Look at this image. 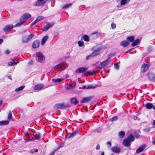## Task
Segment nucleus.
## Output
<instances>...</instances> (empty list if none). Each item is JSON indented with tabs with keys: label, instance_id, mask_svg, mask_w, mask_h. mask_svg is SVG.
<instances>
[{
	"label": "nucleus",
	"instance_id": "1",
	"mask_svg": "<svg viewBox=\"0 0 155 155\" xmlns=\"http://www.w3.org/2000/svg\"><path fill=\"white\" fill-rule=\"evenodd\" d=\"M111 60V57H109L107 59L101 62L100 65V68L101 69L104 68L110 63Z\"/></svg>",
	"mask_w": 155,
	"mask_h": 155
},
{
	"label": "nucleus",
	"instance_id": "2",
	"mask_svg": "<svg viewBox=\"0 0 155 155\" xmlns=\"http://www.w3.org/2000/svg\"><path fill=\"white\" fill-rule=\"evenodd\" d=\"M69 107V105L65 103L58 104L54 106V108L56 110L59 109H64Z\"/></svg>",
	"mask_w": 155,
	"mask_h": 155
},
{
	"label": "nucleus",
	"instance_id": "3",
	"mask_svg": "<svg viewBox=\"0 0 155 155\" xmlns=\"http://www.w3.org/2000/svg\"><path fill=\"white\" fill-rule=\"evenodd\" d=\"M67 67V65L63 63H61L55 66L54 68L55 70L59 71L64 70Z\"/></svg>",
	"mask_w": 155,
	"mask_h": 155
},
{
	"label": "nucleus",
	"instance_id": "4",
	"mask_svg": "<svg viewBox=\"0 0 155 155\" xmlns=\"http://www.w3.org/2000/svg\"><path fill=\"white\" fill-rule=\"evenodd\" d=\"M92 49L94 51L91 54L92 57L96 56L99 54V52L101 49L100 47L95 46Z\"/></svg>",
	"mask_w": 155,
	"mask_h": 155
},
{
	"label": "nucleus",
	"instance_id": "5",
	"mask_svg": "<svg viewBox=\"0 0 155 155\" xmlns=\"http://www.w3.org/2000/svg\"><path fill=\"white\" fill-rule=\"evenodd\" d=\"M36 56L38 57V61L41 63H43L45 61V58L41 52L36 53Z\"/></svg>",
	"mask_w": 155,
	"mask_h": 155
},
{
	"label": "nucleus",
	"instance_id": "6",
	"mask_svg": "<svg viewBox=\"0 0 155 155\" xmlns=\"http://www.w3.org/2000/svg\"><path fill=\"white\" fill-rule=\"evenodd\" d=\"M31 15L28 13H27L24 14L20 18V20L23 21L25 23L26 21L31 17Z\"/></svg>",
	"mask_w": 155,
	"mask_h": 155
},
{
	"label": "nucleus",
	"instance_id": "7",
	"mask_svg": "<svg viewBox=\"0 0 155 155\" xmlns=\"http://www.w3.org/2000/svg\"><path fill=\"white\" fill-rule=\"evenodd\" d=\"M14 27L13 25H5L3 28L4 31L5 32H9Z\"/></svg>",
	"mask_w": 155,
	"mask_h": 155
},
{
	"label": "nucleus",
	"instance_id": "8",
	"mask_svg": "<svg viewBox=\"0 0 155 155\" xmlns=\"http://www.w3.org/2000/svg\"><path fill=\"white\" fill-rule=\"evenodd\" d=\"M149 64L147 63L143 64L141 68V72L143 73L147 71L149 69Z\"/></svg>",
	"mask_w": 155,
	"mask_h": 155
},
{
	"label": "nucleus",
	"instance_id": "9",
	"mask_svg": "<svg viewBox=\"0 0 155 155\" xmlns=\"http://www.w3.org/2000/svg\"><path fill=\"white\" fill-rule=\"evenodd\" d=\"M46 2L45 0H37L35 3L34 6H40L44 5Z\"/></svg>",
	"mask_w": 155,
	"mask_h": 155
},
{
	"label": "nucleus",
	"instance_id": "10",
	"mask_svg": "<svg viewBox=\"0 0 155 155\" xmlns=\"http://www.w3.org/2000/svg\"><path fill=\"white\" fill-rule=\"evenodd\" d=\"M87 68L85 67H80L77 69L75 72L77 73H82L86 71Z\"/></svg>",
	"mask_w": 155,
	"mask_h": 155
},
{
	"label": "nucleus",
	"instance_id": "11",
	"mask_svg": "<svg viewBox=\"0 0 155 155\" xmlns=\"http://www.w3.org/2000/svg\"><path fill=\"white\" fill-rule=\"evenodd\" d=\"M18 62V60L13 59L8 62V65L9 66H12L14 65H16Z\"/></svg>",
	"mask_w": 155,
	"mask_h": 155
},
{
	"label": "nucleus",
	"instance_id": "12",
	"mask_svg": "<svg viewBox=\"0 0 155 155\" xmlns=\"http://www.w3.org/2000/svg\"><path fill=\"white\" fill-rule=\"evenodd\" d=\"M148 79L152 81H155V75L152 73H149L147 75Z\"/></svg>",
	"mask_w": 155,
	"mask_h": 155
},
{
	"label": "nucleus",
	"instance_id": "13",
	"mask_svg": "<svg viewBox=\"0 0 155 155\" xmlns=\"http://www.w3.org/2000/svg\"><path fill=\"white\" fill-rule=\"evenodd\" d=\"M101 35L100 33L98 32H94L92 33L91 35V37L92 39H95Z\"/></svg>",
	"mask_w": 155,
	"mask_h": 155
},
{
	"label": "nucleus",
	"instance_id": "14",
	"mask_svg": "<svg viewBox=\"0 0 155 155\" xmlns=\"http://www.w3.org/2000/svg\"><path fill=\"white\" fill-rule=\"evenodd\" d=\"M91 97H88L83 98L80 102L82 104L90 101L92 99Z\"/></svg>",
	"mask_w": 155,
	"mask_h": 155
},
{
	"label": "nucleus",
	"instance_id": "15",
	"mask_svg": "<svg viewBox=\"0 0 155 155\" xmlns=\"http://www.w3.org/2000/svg\"><path fill=\"white\" fill-rule=\"evenodd\" d=\"M111 150L113 152L116 153H119L120 151V148L117 146L113 147L111 148Z\"/></svg>",
	"mask_w": 155,
	"mask_h": 155
},
{
	"label": "nucleus",
	"instance_id": "16",
	"mask_svg": "<svg viewBox=\"0 0 155 155\" xmlns=\"http://www.w3.org/2000/svg\"><path fill=\"white\" fill-rule=\"evenodd\" d=\"M40 42L36 40L34 41L32 43V47L34 48H38L39 46Z\"/></svg>",
	"mask_w": 155,
	"mask_h": 155
},
{
	"label": "nucleus",
	"instance_id": "17",
	"mask_svg": "<svg viewBox=\"0 0 155 155\" xmlns=\"http://www.w3.org/2000/svg\"><path fill=\"white\" fill-rule=\"evenodd\" d=\"M130 142L127 138L124 139L123 142V144L125 147H128L130 145Z\"/></svg>",
	"mask_w": 155,
	"mask_h": 155
},
{
	"label": "nucleus",
	"instance_id": "18",
	"mask_svg": "<svg viewBox=\"0 0 155 155\" xmlns=\"http://www.w3.org/2000/svg\"><path fill=\"white\" fill-rule=\"evenodd\" d=\"M130 44V42L126 41H121L120 43V45H122L124 47H126L128 46Z\"/></svg>",
	"mask_w": 155,
	"mask_h": 155
},
{
	"label": "nucleus",
	"instance_id": "19",
	"mask_svg": "<svg viewBox=\"0 0 155 155\" xmlns=\"http://www.w3.org/2000/svg\"><path fill=\"white\" fill-rule=\"evenodd\" d=\"M145 147L146 146L144 145L140 146L139 148L137 150L136 153H139L142 152L145 149Z\"/></svg>",
	"mask_w": 155,
	"mask_h": 155
},
{
	"label": "nucleus",
	"instance_id": "20",
	"mask_svg": "<svg viewBox=\"0 0 155 155\" xmlns=\"http://www.w3.org/2000/svg\"><path fill=\"white\" fill-rule=\"evenodd\" d=\"M76 84L72 83L70 85H68L66 87V88L68 90H70L75 88Z\"/></svg>",
	"mask_w": 155,
	"mask_h": 155
},
{
	"label": "nucleus",
	"instance_id": "21",
	"mask_svg": "<svg viewBox=\"0 0 155 155\" xmlns=\"http://www.w3.org/2000/svg\"><path fill=\"white\" fill-rule=\"evenodd\" d=\"M97 86H94L92 85H88L86 86H84L83 87V89H94L96 88Z\"/></svg>",
	"mask_w": 155,
	"mask_h": 155
},
{
	"label": "nucleus",
	"instance_id": "22",
	"mask_svg": "<svg viewBox=\"0 0 155 155\" xmlns=\"http://www.w3.org/2000/svg\"><path fill=\"white\" fill-rule=\"evenodd\" d=\"M43 87L44 85L43 84H38L35 86L34 89L35 90H39L41 89Z\"/></svg>",
	"mask_w": 155,
	"mask_h": 155
},
{
	"label": "nucleus",
	"instance_id": "23",
	"mask_svg": "<svg viewBox=\"0 0 155 155\" xmlns=\"http://www.w3.org/2000/svg\"><path fill=\"white\" fill-rule=\"evenodd\" d=\"M70 101L71 103V104H74L75 105H76L78 103V101L77 100V98L76 97H73L71 99Z\"/></svg>",
	"mask_w": 155,
	"mask_h": 155
},
{
	"label": "nucleus",
	"instance_id": "24",
	"mask_svg": "<svg viewBox=\"0 0 155 155\" xmlns=\"http://www.w3.org/2000/svg\"><path fill=\"white\" fill-rule=\"evenodd\" d=\"M127 138L130 142H133L134 140V136L132 134H130L128 135Z\"/></svg>",
	"mask_w": 155,
	"mask_h": 155
},
{
	"label": "nucleus",
	"instance_id": "25",
	"mask_svg": "<svg viewBox=\"0 0 155 155\" xmlns=\"http://www.w3.org/2000/svg\"><path fill=\"white\" fill-rule=\"evenodd\" d=\"M130 2V0H121L120 2L121 5H124L126 4H128Z\"/></svg>",
	"mask_w": 155,
	"mask_h": 155
},
{
	"label": "nucleus",
	"instance_id": "26",
	"mask_svg": "<svg viewBox=\"0 0 155 155\" xmlns=\"http://www.w3.org/2000/svg\"><path fill=\"white\" fill-rule=\"evenodd\" d=\"M9 122L8 120H2L0 121V126H4L8 124Z\"/></svg>",
	"mask_w": 155,
	"mask_h": 155
},
{
	"label": "nucleus",
	"instance_id": "27",
	"mask_svg": "<svg viewBox=\"0 0 155 155\" xmlns=\"http://www.w3.org/2000/svg\"><path fill=\"white\" fill-rule=\"evenodd\" d=\"M140 42V41L139 39H136L132 44V45L133 46H134L137 45L139 44Z\"/></svg>",
	"mask_w": 155,
	"mask_h": 155
},
{
	"label": "nucleus",
	"instance_id": "28",
	"mask_svg": "<svg viewBox=\"0 0 155 155\" xmlns=\"http://www.w3.org/2000/svg\"><path fill=\"white\" fill-rule=\"evenodd\" d=\"M48 39V37L47 36H45V37H44L41 40V45H44L45 44V42H46V41Z\"/></svg>",
	"mask_w": 155,
	"mask_h": 155
},
{
	"label": "nucleus",
	"instance_id": "29",
	"mask_svg": "<svg viewBox=\"0 0 155 155\" xmlns=\"http://www.w3.org/2000/svg\"><path fill=\"white\" fill-rule=\"evenodd\" d=\"M145 107L146 108L150 109L152 108L153 105L151 103H148L146 104Z\"/></svg>",
	"mask_w": 155,
	"mask_h": 155
},
{
	"label": "nucleus",
	"instance_id": "30",
	"mask_svg": "<svg viewBox=\"0 0 155 155\" xmlns=\"http://www.w3.org/2000/svg\"><path fill=\"white\" fill-rule=\"evenodd\" d=\"M118 135L120 138H122L125 136V133L123 131H121L119 132Z\"/></svg>",
	"mask_w": 155,
	"mask_h": 155
},
{
	"label": "nucleus",
	"instance_id": "31",
	"mask_svg": "<svg viewBox=\"0 0 155 155\" xmlns=\"http://www.w3.org/2000/svg\"><path fill=\"white\" fill-rule=\"evenodd\" d=\"M29 40L27 36H25L23 37L22 39V41L23 42L26 43L28 42Z\"/></svg>",
	"mask_w": 155,
	"mask_h": 155
},
{
	"label": "nucleus",
	"instance_id": "32",
	"mask_svg": "<svg viewBox=\"0 0 155 155\" xmlns=\"http://www.w3.org/2000/svg\"><path fill=\"white\" fill-rule=\"evenodd\" d=\"M81 39H83L84 41H88L89 40V38L88 36L86 35H84L82 37H81Z\"/></svg>",
	"mask_w": 155,
	"mask_h": 155
},
{
	"label": "nucleus",
	"instance_id": "33",
	"mask_svg": "<svg viewBox=\"0 0 155 155\" xmlns=\"http://www.w3.org/2000/svg\"><path fill=\"white\" fill-rule=\"evenodd\" d=\"M64 79L63 78H61L56 79H53V81L55 83L60 82V81H62Z\"/></svg>",
	"mask_w": 155,
	"mask_h": 155
},
{
	"label": "nucleus",
	"instance_id": "34",
	"mask_svg": "<svg viewBox=\"0 0 155 155\" xmlns=\"http://www.w3.org/2000/svg\"><path fill=\"white\" fill-rule=\"evenodd\" d=\"M25 87V86H22L20 87H19L16 88L15 90V91L16 92H18L22 90Z\"/></svg>",
	"mask_w": 155,
	"mask_h": 155
},
{
	"label": "nucleus",
	"instance_id": "35",
	"mask_svg": "<svg viewBox=\"0 0 155 155\" xmlns=\"http://www.w3.org/2000/svg\"><path fill=\"white\" fill-rule=\"evenodd\" d=\"M127 40L130 42H132L134 41V37L133 36L128 37L127 38Z\"/></svg>",
	"mask_w": 155,
	"mask_h": 155
},
{
	"label": "nucleus",
	"instance_id": "36",
	"mask_svg": "<svg viewBox=\"0 0 155 155\" xmlns=\"http://www.w3.org/2000/svg\"><path fill=\"white\" fill-rule=\"evenodd\" d=\"M72 5V3H70L68 4H66L65 5H64L62 7V8L63 9H66V8H68L70 7H71Z\"/></svg>",
	"mask_w": 155,
	"mask_h": 155
},
{
	"label": "nucleus",
	"instance_id": "37",
	"mask_svg": "<svg viewBox=\"0 0 155 155\" xmlns=\"http://www.w3.org/2000/svg\"><path fill=\"white\" fill-rule=\"evenodd\" d=\"M78 133V131H75L72 133L68 137L69 138L73 137Z\"/></svg>",
	"mask_w": 155,
	"mask_h": 155
},
{
	"label": "nucleus",
	"instance_id": "38",
	"mask_svg": "<svg viewBox=\"0 0 155 155\" xmlns=\"http://www.w3.org/2000/svg\"><path fill=\"white\" fill-rule=\"evenodd\" d=\"M24 23L25 22H23V21H21V20H20V22L17 23L14 26V27L21 26L22 25V24Z\"/></svg>",
	"mask_w": 155,
	"mask_h": 155
},
{
	"label": "nucleus",
	"instance_id": "39",
	"mask_svg": "<svg viewBox=\"0 0 155 155\" xmlns=\"http://www.w3.org/2000/svg\"><path fill=\"white\" fill-rule=\"evenodd\" d=\"M98 71H89L87 72H86V73H87V74H90V75H93L94 74L96 73H97L99 72Z\"/></svg>",
	"mask_w": 155,
	"mask_h": 155
},
{
	"label": "nucleus",
	"instance_id": "40",
	"mask_svg": "<svg viewBox=\"0 0 155 155\" xmlns=\"http://www.w3.org/2000/svg\"><path fill=\"white\" fill-rule=\"evenodd\" d=\"M12 117V114L11 112H10L8 114V121L9 122L11 120Z\"/></svg>",
	"mask_w": 155,
	"mask_h": 155
},
{
	"label": "nucleus",
	"instance_id": "41",
	"mask_svg": "<svg viewBox=\"0 0 155 155\" xmlns=\"http://www.w3.org/2000/svg\"><path fill=\"white\" fill-rule=\"evenodd\" d=\"M44 18V17L42 16H39L35 20L37 22H38Z\"/></svg>",
	"mask_w": 155,
	"mask_h": 155
},
{
	"label": "nucleus",
	"instance_id": "42",
	"mask_svg": "<svg viewBox=\"0 0 155 155\" xmlns=\"http://www.w3.org/2000/svg\"><path fill=\"white\" fill-rule=\"evenodd\" d=\"M78 44L80 47H82L84 45V42L83 41H78Z\"/></svg>",
	"mask_w": 155,
	"mask_h": 155
},
{
	"label": "nucleus",
	"instance_id": "43",
	"mask_svg": "<svg viewBox=\"0 0 155 155\" xmlns=\"http://www.w3.org/2000/svg\"><path fill=\"white\" fill-rule=\"evenodd\" d=\"M34 137L36 139H38L41 138V136L39 134H36L35 135Z\"/></svg>",
	"mask_w": 155,
	"mask_h": 155
},
{
	"label": "nucleus",
	"instance_id": "44",
	"mask_svg": "<svg viewBox=\"0 0 155 155\" xmlns=\"http://www.w3.org/2000/svg\"><path fill=\"white\" fill-rule=\"evenodd\" d=\"M118 119V117L117 116H115L113 117L111 120V121L113 122L117 120Z\"/></svg>",
	"mask_w": 155,
	"mask_h": 155
},
{
	"label": "nucleus",
	"instance_id": "45",
	"mask_svg": "<svg viewBox=\"0 0 155 155\" xmlns=\"http://www.w3.org/2000/svg\"><path fill=\"white\" fill-rule=\"evenodd\" d=\"M49 28L48 27L47 25L42 29V30L43 31H47Z\"/></svg>",
	"mask_w": 155,
	"mask_h": 155
},
{
	"label": "nucleus",
	"instance_id": "46",
	"mask_svg": "<svg viewBox=\"0 0 155 155\" xmlns=\"http://www.w3.org/2000/svg\"><path fill=\"white\" fill-rule=\"evenodd\" d=\"M54 23H49L47 25L48 27L49 28H50L52 27V26L54 25Z\"/></svg>",
	"mask_w": 155,
	"mask_h": 155
},
{
	"label": "nucleus",
	"instance_id": "47",
	"mask_svg": "<svg viewBox=\"0 0 155 155\" xmlns=\"http://www.w3.org/2000/svg\"><path fill=\"white\" fill-rule=\"evenodd\" d=\"M34 36V34H31L28 37H28L29 40H30Z\"/></svg>",
	"mask_w": 155,
	"mask_h": 155
},
{
	"label": "nucleus",
	"instance_id": "48",
	"mask_svg": "<svg viewBox=\"0 0 155 155\" xmlns=\"http://www.w3.org/2000/svg\"><path fill=\"white\" fill-rule=\"evenodd\" d=\"M143 130L145 132H148L150 131V129L148 128H145V129H143Z\"/></svg>",
	"mask_w": 155,
	"mask_h": 155
},
{
	"label": "nucleus",
	"instance_id": "49",
	"mask_svg": "<svg viewBox=\"0 0 155 155\" xmlns=\"http://www.w3.org/2000/svg\"><path fill=\"white\" fill-rule=\"evenodd\" d=\"M107 144L108 146V147H110L111 146V143L110 141H108L107 143Z\"/></svg>",
	"mask_w": 155,
	"mask_h": 155
},
{
	"label": "nucleus",
	"instance_id": "50",
	"mask_svg": "<svg viewBox=\"0 0 155 155\" xmlns=\"http://www.w3.org/2000/svg\"><path fill=\"white\" fill-rule=\"evenodd\" d=\"M114 68L117 70H118L119 68V65L117 64H114Z\"/></svg>",
	"mask_w": 155,
	"mask_h": 155
},
{
	"label": "nucleus",
	"instance_id": "51",
	"mask_svg": "<svg viewBox=\"0 0 155 155\" xmlns=\"http://www.w3.org/2000/svg\"><path fill=\"white\" fill-rule=\"evenodd\" d=\"M111 27L113 29H114L116 27V25L114 23H112L111 24Z\"/></svg>",
	"mask_w": 155,
	"mask_h": 155
},
{
	"label": "nucleus",
	"instance_id": "52",
	"mask_svg": "<svg viewBox=\"0 0 155 155\" xmlns=\"http://www.w3.org/2000/svg\"><path fill=\"white\" fill-rule=\"evenodd\" d=\"M37 23V21H36V20H35V21H33L31 23V27L33 25H34L36 23Z\"/></svg>",
	"mask_w": 155,
	"mask_h": 155
},
{
	"label": "nucleus",
	"instance_id": "53",
	"mask_svg": "<svg viewBox=\"0 0 155 155\" xmlns=\"http://www.w3.org/2000/svg\"><path fill=\"white\" fill-rule=\"evenodd\" d=\"M92 57V56L91 55V54L88 55V56H87L86 58V60H88L90 58H91Z\"/></svg>",
	"mask_w": 155,
	"mask_h": 155
},
{
	"label": "nucleus",
	"instance_id": "54",
	"mask_svg": "<svg viewBox=\"0 0 155 155\" xmlns=\"http://www.w3.org/2000/svg\"><path fill=\"white\" fill-rule=\"evenodd\" d=\"M24 134L25 136H27V137L29 135V134L27 131L25 132L24 133Z\"/></svg>",
	"mask_w": 155,
	"mask_h": 155
},
{
	"label": "nucleus",
	"instance_id": "55",
	"mask_svg": "<svg viewBox=\"0 0 155 155\" xmlns=\"http://www.w3.org/2000/svg\"><path fill=\"white\" fill-rule=\"evenodd\" d=\"M100 145L99 144H97L96 146V149L97 150H98L100 149Z\"/></svg>",
	"mask_w": 155,
	"mask_h": 155
},
{
	"label": "nucleus",
	"instance_id": "56",
	"mask_svg": "<svg viewBox=\"0 0 155 155\" xmlns=\"http://www.w3.org/2000/svg\"><path fill=\"white\" fill-rule=\"evenodd\" d=\"M5 53L6 54H8L10 53V51L9 50H7L6 51Z\"/></svg>",
	"mask_w": 155,
	"mask_h": 155
},
{
	"label": "nucleus",
	"instance_id": "57",
	"mask_svg": "<svg viewBox=\"0 0 155 155\" xmlns=\"http://www.w3.org/2000/svg\"><path fill=\"white\" fill-rule=\"evenodd\" d=\"M3 41V39H0V45L2 44Z\"/></svg>",
	"mask_w": 155,
	"mask_h": 155
},
{
	"label": "nucleus",
	"instance_id": "58",
	"mask_svg": "<svg viewBox=\"0 0 155 155\" xmlns=\"http://www.w3.org/2000/svg\"><path fill=\"white\" fill-rule=\"evenodd\" d=\"M28 140H29V141H34L35 140L33 138H32L31 139H29Z\"/></svg>",
	"mask_w": 155,
	"mask_h": 155
},
{
	"label": "nucleus",
	"instance_id": "59",
	"mask_svg": "<svg viewBox=\"0 0 155 155\" xmlns=\"http://www.w3.org/2000/svg\"><path fill=\"white\" fill-rule=\"evenodd\" d=\"M8 78H9V79H10L11 80H12V77L11 75H9L8 76Z\"/></svg>",
	"mask_w": 155,
	"mask_h": 155
},
{
	"label": "nucleus",
	"instance_id": "60",
	"mask_svg": "<svg viewBox=\"0 0 155 155\" xmlns=\"http://www.w3.org/2000/svg\"><path fill=\"white\" fill-rule=\"evenodd\" d=\"M30 152L31 153H33L34 152V150H31L30 151Z\"/></svg>",
	"mask_w": 155,
	"mask_h": 155
},
{
	"label": "nucleus",
	"instance_id": "61",
	"mask_svg": "<svg viewBox=\"0 0 155 155\" xmlns=\"http://www.w3.org/2000/svg\"><path fill=\"white\" fill-rule=\"evenodd\" d=\"M152 143L153 144V145H155V140H153L152 142Z\"/></svg>",
	"mask_w": 155,
	"mask_h": 155
},
{
	"label": "nucleus",
	"instance_id": "62",
	"mask_svg": "<svg viewBox=\"0 0 155 155\" xmlns=\"http://www.w3.org/2000/svg\"><path fill=\"white\" fill-rule=\"evenodd\" d=\"M153 126L155 125V120H153Z\"/></svg>",
	"mask_w": 155,
	"mask_h": 155
},
{
	"label": "nucleus",
	"instance_id": "63",
	"mask_svg": "<svg viewBox=\"0 0 155 155\" xmlns=\"http://www.w3.org/2000/svg\"><path fill=\"white\" fill-rule=\"evenodd\" d=\"M38 149H36L35 150H34V152H35V153L37 152H38Z\"/></svg>",
	"mask_w": 155,
	"mask_h": 155
},
{
	"label": "nucleus",
	"instance_id": "64",
	"mask_svg": "<svg viewBox=\"0 0 155 155\" xmlns=\"http://www.w3.org/2000/svg\"><path fill=\"white\" fill-rule=\"evenodd\" d=\"M152 108H153V110H155V105L154 106H153V107Z\"/></svg>",
	"mask_w": 155,
	"mask_h": 155
}]
</instances>
